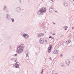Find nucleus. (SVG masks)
I'll return each mask as SVG.
<instances>
[{
  "label": "nucleus",
  "mask_w": 74,
  "mask_h": 74,
  "mask_svg": "<svg viewBox=\"0 0 74 74\" xmlns=\"http://www.w3.org/2000/svg\"><path fill=\"white\" fill-rule=\"evenodd\" d=\"M24 45L23 44H21L20 45H18L17 47V51L16 52L18 54H20L23 52V49L24 48Z\"/></svg>",
  "instance_id": "nucleus-1"
},
{
  "label": "nucleus",
  "mask_w": 74,
  "mask_h": 74,
  "mask_svg": "<svg viewBox=\"0 0 74 74\" xmlns=\"http://www.w3.org/2000/svg\"><path fill=\"white\" fill-rule=\"evenodd\" d=\"M46 11H47L46 8H45L44 7H43L42 8H40L38 12H37V14L38 15H43V14L45 13Z\"/></svg>",
  "instance_id": "nucleus-2"
},
{
  "label": "nucleus",
  "mask_w": 74,
  "mask_h": 74,
  "mask_svg": "<svg viewBox=\"0 0 74 74\" xmlns=\"http://www.w3.org/2000/svg\"><path fill=\"white\" fill-rule=\"evenodd\" d=\"M19 63L17 62L15 64H14V65L16 69H19Z\"/></svg>",
  "instance_id": "nucleus-3"
},
{
  "label": "nucleus",
  "mask_w": 74,
  "mask_h": 74,
  "mask_svg": "<svg viewBox=\"0 0 74 74\" xmlns=\"http://www.w3.org/2000/svg\"><path fill=\"white\" fill-rule=\"evenodd\" d=\"M39 42L41 44H42L44 42V38H41L40 39Z\"/></svg>",
  "instance_id": "nucleus-4"
},
{
  "label": "nucleus",
  "mask_w": 74,
  "mask_h": 74,
  "mask_svg": "<svg viewBox=\"0 0 74 74\" xmlns=\"http://www.w3.org/2000/svg\"><path fill=\"white\" fill-rule=\"evenodd\" d=\"M52 45H50L48 49V53H50V50H51V49H52Z\"/></svg>",
  "instance_id": "nucleus-5"
},
{
  "label": "nucleus",
  "mask_w": 74,
  "mask_h": 74,
  "mask_svg": "<svg viewBox=\"0 0 74 74\" xmlns=\"http://www.w3.org/2000/svg\"><path fill=\"white\" fill-rule=\"evenodd\" d=\"M44 35V34L43 33L39 34L37 35V37H40L41 36H43Z\"/></svg>",
  "instance_id": "nucleus-6"
},
{
  "label": "nucleus",
  "mask_w": 74,
  "mask_h": 74,
  "mask_svg": "<svg viewBox=\"0 0 74 74\" xmlns=\"http://www.w3.org/2000/svg\"><path fill=\"white\" fill-rule=\"evenodd\" d=\"M54 11V9L53 8L51 7L49 9V12H53Z\"/></svg>",
  "instance_id": "nucleus-7"
},
{
  "label": "nucleus",
  "mask_w": 74,
  "mask_h": 74,
  "mask_svg": "<svg viewBox=\"0 0 74 74\" xmlns=\"http://www.w3.org/2000/svg\"><path fill=\"white\" fill-rule=\"evenodd\" d=\"M66 64L68 65V66H69V64L70 63V60L69 59H67L66 61Z\"/></svg>",
  "instance_id": "nucleus-8"
},
{
  "label": "nucleus",
  "mask_w": 74,
  "mask_h": 74,
  "mask_svg": "<svg viewBox=\"0 0 74 74\" xmlns=\"http://www.w3.org/2000/svg\"><path fill=\"white\" fill-rule=\"evenodd\" d=\"M16 11L17 12H19L21 11V7H18L16 8Z\"/></svg>",
  "instance_id": "nucleus-9"
},
{
  "label": "nucleus",
  "mask_w": 74,
  "mask_h": 74,
  "mask_svg": "<svg viewBox=\"0 0 74 74\" xmlns=\"http://www.w3.org/2000/svg\"><path fill=\"white\" fill-rule=\"evenodd\" d=\"M58 50H55L53 52V53L54 54H58Z\"/></svg>",
  "instance_id": "nucleus-10"
},
{
  "label": "nucleus",
  "mask_w": 74,
  "mask_h": 74,
  "mask_svg": "<svg viewBox=\"0 0 74 74\" xmlns=\"http://www.w3.org/2000/svg\"><path fill=\"white\" fill-rule=\"evenodd\" d=\"M6 16L7 19H10L11 18V17L9 14H7L6 15Z\"/></svg>",
  "instance_id": "nucleus-11"
},
{
  "label": "nucleus",
  "mask_w": 74,
  "mask_h": 74,
  "mask_svg": "<svg viewBox=\"0 0 74 74\" xmlns=\"http://www.w3.org/2000/svg\"><path fill=\"white\" fill-rule=\"evenodd\" d=\"M64 5L65 7H67L68 5V3L66 2L64 3Z\"/></svg>",
  "instance_id": "nucleus-12"
},
{
  "label": "nucleus",
  "mask_w": 74,
  "mask_h": 74,
  "mask_svg": "<svg viewBox=\"0 0 74 74\" xmlns=\"http://www.w3.org/2000/svg\"><path fill=\"white\" fill-rule=\"evenodd\" d=\"M54 73V71H51L50 72V74H53Z\"/></svg>",
  "instance_id": "nucleus-13"
},
{
  "label": "nucleus",
  "mask_w": 74,
  "mask_h": 74,
  "mask_svg": "<svg viewBox=\"0 0 74 74\" xmlns=\"http://www.w3.org/2000/svg\"><path fill=\"white\" fill-rule=\"evenodd\" d=\"M7 8V6L6 5H4L3 6V10H5V9H6L7 8Z\"/></svg>",
  "instance_id": "nucleus-14"
},
{
  "label": "nucleus",
  "mask_w": 74,
  "mask_h": 74,
  "mask_svg": "<svg viewBox=\"0 0 74 74\" xmlns=\"http://www.w3.org/2000/svg\"><path fill=\"white\" fill-rule=\"evenodd\" d=\"M28 34H24V37L25 38V39H27V38H26V36H27Z\"/></svg>",
  "instance_id": "nucleus-15"
},
{
  "label": "nucleus",
  "mask_w": 74,
  "mask_h": 74,
  "mask_svg": "<svg viewBox=\"0 0 74 74\" xmlns=\"http://www.w3.org/2000/svg\"><path fill=\"white\" fill-rule=\"evenodd\" d=\"M71 42V40H68L66 41V42L67 43V44H69V43H70Z\"/></svg>",
  "instance_id": "nucleus-16"
},
{
  "label": "nucleus",
  "mask_w": 74,
  "mask_h": 74,
  "mask_svg": "<svg viewBox=\"0 0 74 74\" xmlns=\"http://www.w3.org/2000/svg\"><path fill=\"white\" fill-rule=\"evenodd\" d=\"M5 10V12H8L9 11V10H8V8H6V9Z\"/></svg>",
  "instance_id": "nucleus-17"
},
{
  "label": "nucleus",
  "mask_w": 74,
  "mask_h": 74,
  "mask_svg": "<svg viewBox=\"0 0 74 74\" xmlns=\"http://www.w3.org/2000/svg\"><path fill=\"white\" fill-rule=\"evenodd\" d=\"M11 20H12V22H14V21H15V20L14 19L12 18H11Z\"/></svg>",
  "instance_id": "nucleus-18"
},
{
  "label": "nucleus",
  "mask_w": 74,
  "mask_h": 74,
  "mask_svg": "<svg viewBox=\"0 0 74 74\" xmlns=\"http://www.w3.org/2000/svg\"><path fill=\"white\" fill-rule=\"evenodd\" d=\"M43 71H44V69H42V71H41V72H40L41 74H43Z\"/></svg>",
  "instance_id": "nucleus-19"
},
{
  "label": "nucleus",
  "mask_w": 74,
  "mask_h": 74,
  "mask_svg": "<svg viewBox=\"0 0 74 74\" xmlns=\"http://www.w3.org/2000/svg\"><path fill=\"white\" fill-rule=\"evenodd\" d=\"M68 27L67 26H64V27H63V28L64 29H67Z\"/></svg>",
  "instance_id": "nucleus-20"
},
{
  "label": "nucleus",
  "mask_w": 74,
  "mask_h": 74,
  "mask_svg": "<svg viewBox=\"0 0 74 74\" xmlns=\"http://www.w3.org/2000/svg\"><path fill=\"white\" fill-rule=\"evenodd\" d=\"M60 65H61V66H62V67H63L64 66V65L63 64V63H61V64Z\"/></svg>",
  "instance_id": "nucleus-21"
},
{
  "label": "nucleus",
  "mask_w": 74,
  "mask_h": 74,
  "mask_svg": "<svg viewBox=\"0 0 74 74\" xmlns=\"http://www.w3.org/2000/svg\"><path fill=\"white\" fill-rule=\"evenodd\" d=\"M21 36H23V37H24L25 36V34L22 33L21 34Z\"/></svg>",
  "instance_id": "nucleus-22"
},
{
  "label": "nucleus",
  "mask_w": 74,
  "mask_h": 74,
  "mask_svg": "<svg viewBox=\"0 0 74 74\" xmlns=\"http://www.w3.org/2000/svg\"><path fill=\"white\" fill-rule=\"evenodd\" d=\"M28 56H29V54L28 53H27L26 54V57H27Z\"/></svg>",
  "instance_id": "nucleus-23"
},
{
  "label": "nucleus",
  "mask_w": 74,
  "mask_h": 74,
  "mask_svg": "<svg viewBox=\"0 0 74 74\" xmlns=\"http://www.w3.org/2000/svg\"><path fill=\"white\" fill-rule=\"evenodd\" d=\"M52 35H53L54 36H55V34H56V33H53V34L52 33Z\"/></svg>",
  "instance_id": "nucleus-24"
},
{
  "label": "nucleus",
  "mask_w": 74,
  "mask_h": 74,
  "mask_svg": "<svg viewBox=\"0 0 74 74\" xmlns=\"http://www.w3.org/2000/svg\"><path fill=\"white\" fill-rule=\"evenodd\" d=\"M17 56V54H16L14 55V56Z\"/></svg>",
  "instance_id": "nucleus-25"
},
{
  "label": "nucleus",
  "mask_w": 74,
  "mask_h": 74,
  "mask_svg": "<svg viewBox=\"0 0 74 74\" xmlns=\"http://www.w3.org/2000/svg\"><path fill=\"white\" fill-rule=\"evenodd\" d=\"M14 59L15 58H12L11 60H14Z\"/></svg>",
  "instance_id": "nucleus-26"
},
{
  "label": "nucleus",
  "mask_w": 74,
  "mask_h": 74,
  "mask_svg": "<svg viewBox=\"0 0 74 74\" xmlns=\"http://www.w3.org/2000/svg\"><path fill=\"white\" fill-rule=\"evenodd\" d=\"M72 59L73 61H74V57Z\"/></svg>",
  "instance_id": "nucleus-27"
},
{
  "label": "nucleus",
  "mask_w": 74,
  "mask_h": 74,
  "mask_svg": "<svg viewBox=\"0 0 74 74\" xmlns=\"http://www.w3.org/2000/svg\"><path fill=\"white\" fill-rule=\"evenodd\" d=\"M27 37H26V38H27V37H29V35H27Z\"/></svg>",
  "instance_id": "nucleus-28"
},
{
  "label": "nucleus",
  "mask_w": 74,
  "mask_h": 74,
  "mask_svg": "<svg viewBox=\"0 0 74 74\" xmlns=\"http://www.w3.org/2000/svg\"><path fill=\"white\" fill-rule=\"evenodd\" d=\"M49 38H52V36H50L49 37Z\"/></svg>",
  "instance_id": "nucleus-29"
},
{
  "label": "nucleus",
  "mask_w": 74,
  "mask_h": 74,
  "mask_svg": "<svg viewBox=\"0 0 74 74\" xmlns=\"http://www.w3.org/2000/svg\"><path fill=\"white\" fill-rule=\"evenodd\" d=\"M45 41L46 42H47V40H45Z\"/></svg>",
  "instance_id": "nucleus-30"
},
{
  "label": "nucleus",
  "mask_w": 74,
  "mask_h": 74,
  "mask_svg": "<svg viewBox=\"0 0 74 74\" xmlns=\"http://www.w3.org/2000/svg\"><path fill=\"white\" fill-rule=\"evenodd\" d=\"M55 12H58L56 10L54 11Z\"/></svg>",
  "instance_id": "nucleus-31"
},
{
  "label": "nucleus",
  "mask_w": 74,
  "mask_h": 74,
  "mask_svg": "<svg viewBox=\"0 0 74 74\" xmlns=\"http://www.w3.org/2000/svg\"><path fill=\"white\" fill-rule=\"evenodd\" d=\"M14 59L15 60V62H16V59H15L14 58Z\"/></svg>",
  "instance_id": "nucleus-32"
},
{
  "label": "nucleus",
  "mask_w": 74,
  "mask_h": 74,
  "mask_svg": "<svg viewBox=\"0 0 74 74\" xmlns=\"http://www.w3.org/2000/svg\"><path fill=\"white\" fill-rule=\"evenodd\" d=\"M72 29H74V27H72Z\"/></svg>",
  "instance_id": "nucleus-33"
},
{
  "label": "nucleus",
  "mask_w": 74,
  "mask_h": 74,
  "mask_svg": "<svg viewBox=\"0 0 74 74\" xmlns=\"http://www.w3.org/2000/svg\"><path fill=\"white\" fill-rule=\"evenodd\" d=\"M53 23V25H55V23Z\"/></svg>",
  "instance_id": "nucleus-34"
},
{
  "label": "nucleus",
  "mask_w": 74,
  "mask_h": 74,
  "mask_svg": "<svg viewBox=\"0 0 74 74\" xmlns=\"http://www.w3.org/2000/svg\"><path fill=\"white\" fill-rule=\"evenodd\" d=\"M64 30H67V28H65Z\"/></svg>",
  "instance_id": "nucleus-35"
},
{
  "label": "nucleus",
  "mask_w": 74,
  "mask_h": 74,
  "mask_svg": "<svg viewBox=\"0 0 74 74\" xmlns=\"http://www.w3.org/2000/svg\"><path fill=\"white\" fill-rule=\"evenodd\" d=\"M51 38L52 39H53V38H54V37H52Z\"/></svg>",
  "instance_id": "nucleus-36"
},
{
  "label": "nucleus",
  "mask_w": 74,
  "mask_h": 74,
  "mask_svg": "<svg viewBox=\"0 0 74 74\" xmlns=\"http://www.w3.org/2000/svg\"><path fill=\"white\" fill-rule=\"evenodd\" d=\"M19 1H20V3H21V0H19Z\"/></svg>",
  "instance_id": "nucleus-37"
},
{
  "label": "nucleus",
  "mask_w": 74,
  "mask_h": 74,
  "mask_svg": "<svg viewBox=\"0 0 74 74\" xmlns=\"http://www.w3.org/2000/svg\"><path fill=\"white\" fill-rule=\"evenodd\" d=\"M12 67H15V66H12Z\"/></svg>",
  "instance_id": "nucleus-38"
},
{
  "label": "nucleus",
  "mask_w": 74,
  "mask_h": 74,
  "mask_svg": "<svg viewBox=\"0 0 74 74\" xmlns=\"http://www.w3.org/2000/svg\"><path fill=\"white\" fill-rule=\"evenodd\" d=\"M63 56V55H62V54H61V55H60V56Z\"/></svg>",
  "instance_id": "nucleus-39"
},
{
  "label": "nucleus",
  "mask_w": 74,
  "mask_h": 74,
  "mask_svg": "<svg viewBox=\"0 0 74 74\" xmlns=\"http://www.w3.org/2000/svg\"><path fill=\"white\" fill-rule=\"evenodd\" d=\"M52 32H51V34H52Z\"/></svg>",
  "instance_id": "nucleus-40"
},
{
  "label": "nucleus",
  "mask_w": 74,
  "mask_h": 74,
  "mask_svg": "<svg viewBox=\"0 0 74 74\" xmlns=\"http://www.w3.org/2000/svg\"><path fill=\"white\" fill-rule=\"evenodd\" d=\"M49 59H51V57H50Z\"/></svg>",
  "instance_id": "nucleus-41"
},
{
  "label": "nucleus",
  "mask_w": 74,
  "mask_h": 74,
  "mask_svg": "<svg viewBox=\"0 0 74 74\" xmlns=\"http://www.w3.org/2000/svg\"><path fill=\"white\" fill-rule=\"evenodd\" d=\"M51 1H52L53 2V0H51Z\"/></svg>",
  "instance_id": "nucleus-42"
},
{
  "label": "nucleus",
  "mask_w": 74,
  "mask_h": 74,
  "mask_svg": "<svg viewBox=\"0 0 74 74\" xmlns=\"http://www.w3.org/2000/svg\"><path fill=\"white\" fill-rule=\"evenodd\" d=\"M63 1H66V0H63Z\"/></svg>",
  "instance_id": "nucleus-43"
},
{
  "label": "nucleus",
  "mask_w": 74,
  "mask_h": 74,
  "mask_svg": "<svg viewBox=\"0 0 74 74\" xmlns=\"http://www.w3.org/2000/svg\"><path fill=\"white\" fill-rule=\"evenodd\" d=\"M55 74H58V73H56Z\"/></svg>",
  "instance_id": "nucleus-44"
},
{
  "label": "nucleus",
  "mask_w": 74,
  "mask_h": 74,
  "mask_svg": "<svg viewBox=\"0 0 74 74\" xmlns=\"http://www.w3.org/2000/svg\"><path fill=\"white\" fill-rule=\"evenodd\" d=\"M73 1H74V0H73Z\"/></svg>",
  "instance_id": "nucleus-45"
},
{
  "label": "nucleus",
  "mask_w": 74,
  "mask_h": 74,
  "mask_svg": "<svg viewBox=\"0 0 74 74\" xmlns=\"http://www.w3.org/2000/svg\"><path fill=\"white\" fill-rule=\"evenodd\" d=\"M17 64H18V63H17Z\"/></svg>",
  "instance_id": "nucleus-46"
},
{
  "label": "nucleus",
  "mask_w": 74,
  "mask_h": 74,
  "mask_svg": "<svg viewBox=\"0 0 74 74\" xmlns=\"http://www.w3.org/2000/svg\"><path fill=\"white\" fill-rule=\"evenodd\" d=\"M74 4H73V5H74Z\"/></svg>",
  "instance_id": "nucleus-47"
}]
</instances>
